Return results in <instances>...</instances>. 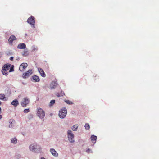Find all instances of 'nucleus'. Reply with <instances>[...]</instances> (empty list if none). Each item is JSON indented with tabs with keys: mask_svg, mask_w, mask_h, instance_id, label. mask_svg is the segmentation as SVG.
I'll return each instance as SVG.
<instances>
[{
	"mask_svg": "<svg viewBox=\"0 0 159 159\" xmlns=\"http://www.w3.org/2000/svg\"><path fill=\"white\" fill-rule=\"evenodd\" d=\"M29 148L30 150L35 152H39L41 150V148L39 146L36 144H32L30 145L29 146Z\"/></svg>",
	"mask_w": 159,
	"mask_h": 159,
	"instance_id": "1",
	"label": "nucleus"
},
{
	"mask_svg": "<svg viewBox=\"0 0 159 159\" xmlns=\"http://www.w3.org/2000/svg\"><path fill=\"white\" fill-rule=\"evenodd\" d=\"M2 115H0V120L2 118Z\"/></svg>",
	"mask_w": 159,
	"mask_h": 159,
	"instance_id": "31",
	"label": "nucleus"
},
{
	"mask_svg": "<svg viewBox=\"0 0 159 159\" xmlns=\"http://www.w3.org/2000/svg\"><path fill=\"white\" fill-rule=\"evenodd\" d=\"M91 150L89 149H88L87 150H86V152H87L88 153H89V152L91 151Z\"/></svg>",
	"mask_w": 159,
	"mask_h": 159,
	"instance_id": "29",
	"label": "nucleus"
},
{
	"mask_svg": "<svg viewBox=\"0 0 159 159\" xmlns=\"http://www.w3.org/2000/svg\"><path fill=\"white\" fill-rule=\"evenodd\" d=\"M28 66V64L26 63H22L20 66L19 70L21 71H23Z\"/></svg>",
	"mask_w": 159,
	"mask_h": 159,
	"instance_id": "9",
	"label": "nucleus"
},
{
	"mask_svg": "<svg viewBox=\"0 0 159 159\" xmlns=\"http://www.w3.org/2000/svg\"><path fill=\"white\" fill-rule=\"evenodd\" d=\"M41 159H45V158H44L43 157H41Z\"/></svg>",
	"mask_w": 159,
	"mask_h": 159,
	"instance_id": "33",
	"label": "nucleus"
},
{
	"mask_svg": "<svg viewBox=\"0 0 159 159\" xmlns=\"http://www.w3.org/2000/svg\"><path fill=\"white\" fill-rule=\"evenodd\" d=\"M37 115L40 118H43L45 116L44 111L41 108H38L37 109Z\"/></svg>",
	"mask_w": 159,
	"mask_h": 159,
	"instance_id": "4",
	"label": "nucleus"
},
{
	"mask_svg": "<svg viewBox=\"0 0 159 159\" xmlns=\"http://www.w3.org/2000/svg\"><path fill=\"white\" fill-rule=\"evenodd\" d=\"M78 127V125H73L72 127V129L73 131H76L77 128Z\"/></svg>",
	"mask_w": 159,
	"mask_h": 159,
	"instance_id": "20",
	"label": "nucleus"
},
{
	"mask_svg": "<svg viewBox=\"0 0 159 159\" xmlns=\"http://www.w3.org/2000/svg\"><path fill=\"white\" fill-rule=\"evenodd\" d=\"M13 57H11L10 58V60H11V61H12L13 60Z\"/></svg>",
	"mask_w": 159,
	"mask_h": 159,
	"instance_id": "30",
	"label": "nucleus"
},
{
	"mask_svg": "<svg viewBox=\"0 0 159 159\" xmlns=\"http://www.w3.org/2000/svg\"><path fill=\"white\" fill-rule=\"evenodd\" d=\"M29 102V100L27 97L25 98H23V101L21 102V106L23 107H26L27 104Z\"/></svg>",
	"mask_w": 159,
	"mask_h": 159,
	"instance_id": "7",
	"label": "nucleus"
},
{
	"mask_svg": "<svg viewBox=\"0 0 159 159\" xmlns=\"http://www.w3.org/2000/svg\"><path fill=\"white\" fill-rule=\"evenodd\" d=\"M32 78L35 82H38L40 80L39 77L37 75H34L32 77Z\"/></svg>",
	"mask_w": 159,
	"mask_h": 159,
	"instance_id": "17",
	"label": "nucleus"
},
{
	"mask_svg": "<svg viewBox=\"0 0 159 159\" xmlns=\"http://www.w3.org/2000/svg\"><path fill=\"white\" fill-rule=\"evenodd\" d=\"M5 98V95L3 94H0V99L2 100H4Z\"/></svg>",
	"mask_w": 159,
	"mask_h": 159,
	"instance_id": "22",
	"label": "nucleus"
},
{
	"mask_svg": "<svg viewBox=\"0 0 159 159\" xmlns=\"http://www.w3.org/2000/svg\"><path fill=\"white\" fill-rule=\"evenodd\" d=\"M65 102L67 104H72L73 103L72 102L69 100H65Z\"/></svg>",
	"mask_w": 159,
	"mask_h": 159,
	"instance_id": "25",
	"label": "nucleus"
},
{
	"mask_svg": "<svg viewBox=\"0 0 159 159\" xmlns=\"http://www.w3.org/2000/svg\"><path fill=\"white\" fill-rule=\"evenodd\" d=\"M32 73V70L30 69L27 72L23 74L22 77L25 79L29 77Z\"/></svg>",
	"mask_w": 159,
	"mask_h": 159,
	"instance_id": "8",
	"label": "nucleus"
},
{
	"mask_svg": "<svg viewBox=\"0 0 159 159\" xmlns=\"http://www.w3.org/2000/svg\"><path fill=\"white\" fill-rule=\"evenodd\" d=\"M68 140L70 142L73 143L74 142V134L72 133L70 130H68L67 132Z\"/></svg>",
	"mask_w": 159,
	"mask_h": 159,
	"instance_id": "6",
	"label": "nucleus"
},
{
	"mask_svg": "<svg viewBox=\"0 0 159 159\" xmlns=\"http://www.w3.org/2000/svg\"><path fill=\"white\" fill-rule=\"evenodd\" d=\"M30 110L29 109H24V112L25 113H28L29 112Z\"/></svg>",
	"mask_w": 159,
	"mask_h": 159,
	"instance_id": "26",
	"label": "nucleus"
},
{
	"mask_svg": "<svg viewBox=\"0 0 159 159\" xmlns=\"http://www.w3.org/2000/svg\"><path fill=\"white\" fill-rule=\"evenodd\" d=\"M1 108L0 107V114H1Z\"/></svg>",
	"mask_w": 159,
	"mask_h": 159,
	"instance_id": "32",
	"label": "nucleus"
},
{
	"mask_svg": "<svg viewBox=\"0 0 159 159\" xmlns=\"http://www.w3.org/2000/svg\"><path fill=\"white\" fill-rule=\"evenodd\" d=\"M11 141L12 143L16 144L17 142V139L16 138H12L11 139Z\"/></svg>",
	"mask_w": 159,
	"mask_h": 159,
	"instance_id": "21",
	"label": "nucleus"
},
{
	"mask_svg": "<svg viewBox=\"0 0 159 159\" xmlns=\"http://www.w3.org/2000/svg\"><path fill=\"white\" fill-rule=\"evenodd\" d=\"M22 55L24 56H27L29 55V53L27 50H25L23 52Z\"/></svg>",
	"mask_w": 159,
	"mask_h": 159,
	"instance_id": "19",
	"label": "nucleus"
},
{
	"mask_svg": "<svg viewBox=\"0 0 159 159\" xmlns=\"http://www.w3.org/2000/svg\"><path fill=\"white\" fill-rule=\"evenodd\" d=\"M1 104H2V103H1V102L0 101V105H1Z\"/></svg>",
	"mask_w": 159,
	"mask_h": 159,
	"instance_id": "34",
	"label": "nucleus"
},
{
	"mask_svg": "<svg viewBox=\"0 0 159 159\" xmlns=\"http://www.w3.org/2000/svg\"><path fill=\"white\" fill-rule=\"evenodd\" d=\"M11 104L15 107H16L19 104V102L16 99L14 100L11 102Z\"/></svg>",
	"mask_w": 159,
	"mask_h": 159,
	"instance_id": "15",
	"label": "nucleus"
},
{
	"mask_svg": "<svg viewBox=\"0 0 159 159\" xmlns=\"http://www.w3.org/2000/svg\"><path fill=\"white\" fill-rule=\"evenodd\" d=\"M57 85V84L56 82L52 81L50 84V87L51 89H54Z\"/></svg>",
	"mask_w": 159,
	"mask_h": 159,
	"instance_id": "14",
	"label": "nucleus"
},
{
	"mask_svg": "<svg viewBox=\"0 0 159 159\" xmlns=\"http://www.w3.org/2000/svg\"><path fill=\"white\" fill-rule=\"evenodd\" d=\"M55 102V101L54 100H52L51 101L50 104V105L52 106L53 105Z\"/></svg>",
	"mask_w": 159,
	"mask_h": 159,
	"instance_id": "24",
	"label": "nucleus"
},
{
	"mask_svg": "<svg viewBox=\"0 0 159 159\" xmlns=\"http://www.w3.org/2000/svg\"><path fill=\"white\" fill-rule=\"evenodd\" d=\"M28 23L30 24L33 28L35 27V18L33 16H31L27 20Z\"/></svg>",
	"mask_w": 159,
	"mask_h": 159,
	"instance_id": "5",
	"label": "nucleus"
},
{
	"mask_svg": "<svg viewBox=\"0 0 159 159\" xmlns=\"http://www.w3.org/2000/svg\"><path fill=\"white\" fill-rule=\"evenodd\" d=\"M10 66V64H7L4 65L3 66L2 72L4 75H8V72L7 71L8 70Z\"/></svg>",
	"mask_w": 159,
	"mask_h": 159,
	"instance_id": "3",
	"label": "nucleus"
},
{
	"mask_svg": "<svg viewBox=\"0 0 159 159\" xmlns=\"http://www.w3.org/2000/svg\"><path fill=\"white\" fill-rule=\"evenodd\" d=\"M16 39V37L14 35L11 36L8 39V42L10 44H12L13 40Z\"/></svg>",
	"mask_w": 159,
	"mask_h": 159,
	"instance_id": "10",
	"label": "nucleus"
},
{
	"mask_svg": "<svg viewBox=\"0 0 159 159\" xmlns=\"http://www.w3.org/2000/svg\"><path fill=\"white\" fill-rule=\"evenodd\" d=\"M32 49L33 51H37V48L34 46L32 47Z\"/></svg>",
	"mask_w": 159,
	"mask_h": 159,
	"instance_id": "28",
	"label": "nucleus"
},
{
	"mask_svg": "<svg viewBox=\"0 0 159 159\" xmlns=\"http://www.w3.org/2000/svg\"><path fill=\"white\" fill-rule=\"evenodd\" d=\"M14 69H13V67H10V69L9 71V72H11L14 71Z\"/></svg>",
	"mask_w": 159,
	"mask_h": 159,
	"instance_id": "27",
	"label": "nucleus"
},
{
	"mask_svg": "<svg viewBox=\"0 0 159 159\" xmlns=\"http://www.w3.org/2000/svg\"><path fill=\"white\" fill-rule=\"evenodd\" d=\"M56 95L58 97H61L64 95L65 94L63 91H61L60 93H57Z\"/></svg>",
	"mask_w": 159,
	"mask_h": 159,
	"instance_id": "18",
	"label": "nucleus"
},
{
	"mask_svg": "<svg viewBox=\"0 0 159 159\" xmlns=\"http://www.w3.org/2000/svg\"><path fill=\"white\" fill-rule=\"evenodd\" d=\"M67 113L66 108H63L60 110L59 113V116L61 118H64L66 116Z\"/></svg>",
	"mask_w": 159,
	"mask_h": 159,
	"instance_id": "2",
	"label": "nucleus"
},
{
	"mask_svg": "<svg viewBox=\"0 0 159 159\" xmlns=\"http://www.w3.org/2000/svg\"><path fill=\"white\" fill-rule=\"evenodd\" d=\"M26 47L25 44L24 43H20L18 44L17 48L19 49H24Z\"/></svg>",
	"mask_w": 159,
	"mask_h": 159,
	"instance_id": "13",
	"label": "nucleus"
},
{
	"mask_svg": "<svg viewBox=\"0 0 159 159\" xmlns=\"http://www.w3.org/2000/svg\"><path fill=\"white\" fill-rule=\"evenodd\" d=\"M97 138V136L94 135H92L91 137V139L93 143H95Z\"/></svg>",
	"mask_w": 159,
	"mask_h": 159,
	"instance_id": "16",
	"label": "nucleus"
},
{
	"mask_svg": "<svg viewBox=\"0 0 159 159\" xmlns=\"http://www.w3.org/2000/svg\"><path fill=\"white\" fill-rule=\"evenodd\" d=\"M38 70L42 76L43 77H45L46 76V75L45 72L42 68H39L38 69Z\"/></svg>",
	"mask_w": 159,
	"mask_h": 159,
	"instance_id": "11",
	"label": "nucleus"
},
{
	"mask_svg": "<svg viewBox=\"0 0 159 159\" xmlns=\"http://www.w3.org/2000/svg\"><path fill=\"white\" fill-rule=\"evenodd\" d=\"M50 152L54 156L57 157L58 156V153L53 148H51L50 149Z\"/></svg>",
	"mask_w": 159,
	"mask_h": 159,
	"instance_id": "12",
	"label": "nucleus"
},
{
	"mask_svg": "<svg viewBox=\"0 0 159 159\" xmlns=\"http://www.w3.org/2000/svg\"><path fill=\"white\" fill-rule=\"evenodd\" d=\"M85 127L86 129L89 130L90 129V126L89 124L86 123L85 125Z\"/></svg>",
	"mask_w": 159,
	"mask_h": 159,
	"instance_id": "23",
	"label": "nucleus"
}]
</instances>
